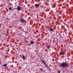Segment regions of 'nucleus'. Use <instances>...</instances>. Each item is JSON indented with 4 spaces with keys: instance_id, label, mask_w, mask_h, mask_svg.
<instances>
[{
    "instance_id": "16",
    "label": "nucleus",
    "mask_w": 73,
    "mask_h": 73,
    "mask_svg": "<svg viewBox=\"0 0 73 73\" xmlns=\"http://www.w3.org/2000/svg\"><path fill=\"white\" fill-rule=\"evenodd\" d=\"M58 73H60V70H58Z\"/></svg>"
},
{
    "instance_id": "10",
    "label": "nucleus",
    "mask_w": 73,
    "mask_h": 73,
    "mask_svg": "<svg viewBox=\"0 0 73 73\" xmlns=\"http://www.w3.org/2000/svg\"><path fill=\"white\" fill-rule=\"evenodd\" d=\"M7 65V64L6 63V64L3 65V66H4L5 67V66H6Z\"/></svg>"
},
{
    "instance_id": "2",
    "label": "nucleus",
    "mask_w": 73,
    "mask_h": 73,
    "mask_svg": "<svg viewBox=\"0 0 73 73\" xmlns=\"http://www.w3.org/2000/svg\"><path fill=\"white\" fill-rule=\"evenodd\" d=\"M65 52L64 51H62L59 53V54L60 55H61L62 56V55H64V54H65Z\"/></svg>"
},
{
    "instance_id": "14",
    "label": "nucleus",
    "mask_w": 73,
    "mask_h": 73,
    "mask_svg": "<svg viewBox=\"0 0 73 73\" xmlns=\"http://www.w3.org/2000/svg\"><path fill=\"white\" fill-rule=\"evenodd\" d=\"M50 46H49V45H48L46 46V47H47L48 48H49V47H50Z\"/></svg>"
},
{
    "instance_id": "4",
    "label": "nucleus",
    "mask_w": 73,
    "mask_h": 73,
    "mask_svg": "<svg viewBox=\"0 0 73 73\" xmlns=\"http://www.w3.org/2000/svg\"><path fill=\"white\" fill-rule=\"evenodd\" d=\"M40 6V5L38 4H36L34 6L35 7H36V8H37V7H38Z\"/></svg>"
},
{
    "instance_id": "8",
    "label": "nucleus",
    "mask_w": 73,
    "mask_h": 73,
    "mask_svg": "<svg viewBox=\"0 0 73 73\" xmlns=\"http://www.w3.org/2000/svg\"><path fill=\"white\" fill-rule=\"evenodd\" d=\"M25 56L23 55L22 56V59H23V60H25Z\"/></svg>"
},
{
    "instance_id": "17",
    "label": "nucleus",
    "mask_w": 73,
    "mask_h": 73,
    "mask_svg": "<svg viewBox=\"0 0 73 73\" xmlns=\"http://www.w3.org/2000/svg\"><path fill=\"white\" fill-rule=\"evenodd\" d=\"M56 40L57 41H58V39H57V38H56Z\"/></svg>"
},
{
    "instance_id": "11",
    "label": "nucleus",
    "mask_w": 73,
    "mask_h": 73,
    "mask_svg": "<svg viewBox=\"0 0 73 73\" xmlns=\"http://www.w3.org/2000/svg\"><path fill=\"white\" fill-rule=\"evenodd\" d=\"M45 66L46 67V68H47L48 67V65H46V64H45Z\"/></svg>"
},
{
    "instance_id": "5",
    "label": "nucleus",
    "mask_w": 73,
    "mask_h": 73,
    "mask_svg": "<svg viewBox=\"0 0 73 73\" xmlns=\"http://www.w3.org/2000/svg\"><path fill=\"white\" fill-rule=\"evenodd\" d=\"M21 7H18L17 9L18 11H20V10H21Z\"/></svg>"
},
{
    "instance_id": "12",
    "label": "nucleus",
    "mask_w": 73,
    "mask_h": 73,
    "mask_svg": "<svg viewBox=\"0 0 73 73\" xmlns=\"http://www.w3.org/2000/svg\"><path fill=\"white\" fill-rule=\"evenodd\" d=\"M53 31V29L51 28L50 29V31Z\"/></svg>"
},
{
    "instance_id": "6",
    "label": "nucleus",
    "mask_w": 73,
    "mask_h": 73,
    "mask_svg": "<svg viewBox=\"0 0 73 73\" xmlns=\"http://www.w3.org/2000/svg\"><path fill=\"white\" fill-rule=\"evenodd\" d=\"M42 62L43 63V64L45 65V64H46V63H45V62L43 60H42Z\"/></svg>"
},
{
    "instance_id": "7",
    "label": "nucleus",
    "mask_w": 73,
    "mask_h": 73,
    "mask_svg": "<svg viewBox=\"0 0 73 73\" xmlns=\"http://www.w3.org/2000/svg\"><path fill=\"white\" fill-rule=\"evenodd\" d=\"M47 68V69H48V70H51V69H50V67H48Z\"/></svg>"
},
{
    "instance_id": "1",
    "label": "nucleus",
    "mask_w": 73,
    "mask_h": 73,
    "mask_svg": "<svg viewBox=\"0 0 73 73\" xmlns=\"http://www.w3.org/2000/svg\"><path fill=\"white\" fill-rule=\"evenodd\" d=\"M60 67H61V68H66V67L68 66V64L66 62H65L60 64Z\"/></svg>"
},
{
    "instance_id": "13",
    "label": "nucleus",
    "mask_w": 73,
    "mask_h": 73,
    "mask_svg": "<svg viewBox=\"0 0 73 73\" xmlns=\"http://www.w3.org/2000/svg\"><path fill=\"white\" fill-rule=\"evenodd\" d=\"M9 10H10V11L12 10V7H9Z\"/></svg>"
},
{
    "instance_id": "3",
    "label": "nucleus",
    "mask_w": 73,
    "mask_h": 73,
    "mask_svg": "<svg viewBox=\"0 0 73 73\" xmlns=\"http://www.w3.org/2000/svg\"><path fill=\"white\" fill-rule=\"evenodd\" d=\"M20 22L21 23H25V22H26V21L24 19H21L20 20Z\"/></svg>"
},
{
    "instance_id": "19",
    "label": "nucleus",
    "mask_w": 73,
    "mask_h": 73,
    "mask_svg": "<svg viewBox=\"0 0 73 73\" xmlns=\"http://www.w3.org/2000/svg\"><path fill=\"white\" fill-rule=\"evenodd\" d=\"M17 49H18V48H17Z\"/></svg>"
},
{
    "instance_id": "18",
    "label": "nucleus",
    "mask_w": 73,
    "mask_h": 73,
    "mask_svg": "<svg viewBox=\"0 0 73 73\" xmlns=\"http://www.w3.org/2000/svg\"><path fill=\"white\" fill-rule=\"evenodd\" d=\"M16 47L17 46V45H16Z\"/></svg>"
},
{
    "instance_id": "15",
    "label": "nucleus",
    "mask_w": 73,
    "mask_h": 73,
    "mask_svg": "<svg viewBox=\"0 0 73 73\" xmlns=\"http://www.w3.org/2000/svg\"><path fill=\"white\" fill-rule=\"evenodd\" d=\"M40 70H41V72H43V70H42V68L40 69Z\"/></svg>"
},
{
    "instance_id": "9",
    "label": "nucleus",
    "mask_w": 73,
    "mask_h": 73,
    "mask_svg": "<svg viewBox=\"0 0 73 73\" xmlns=\"http://www.w3.org/2000/svg\"><path fill=\"white\" fill-rule=\"evenodd\" d=\"M33 43H34L33 41L32 40L30 42V44H33Z\"/></svg>"
}]
</instances>
